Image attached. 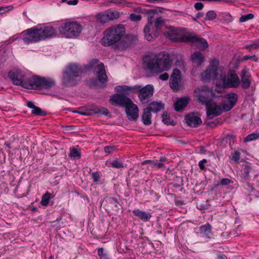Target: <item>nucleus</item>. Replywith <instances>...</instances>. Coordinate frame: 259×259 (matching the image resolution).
Segmentation results:
<instances>
[{
  "mask_svg": "<svg viewBox=\"0 0 259 259\" xmlns=\"http://www.w3.org/2000/svg\"><path fill=\"white\" fill-rule=\"evenodd\" d=\"M137 36L125 34L124 25L118 24L112 26L104 32V36L101 39V44L104 46L115 45L119 50H124L137 44Z\"/></svg>",
  "mask_w": 259,
  "mask_h": 259,
  "instance_id": "f257e3e1",
  "label": "nucleus"
},
{
  "mask_svg": "<svg viewBox=\"0 0 259 259\" xmlns=\"http://www.w3.org/2000/svg\"><path fill=\"white\" fill-rule=\"evenodd\" d=\"M169 55L167 54H159L156 55L146 56L144 58L145 69L152 74H157L164 71L168 70L171 66Z\"/></svg>",
  "mask_w": 259,
  "mask_h": 259,
  "instance_id": "f03ea898",
  "label": "nucleus"
},
{
  "mask_svg": "<svg viewBox=\"0 0 259 259\" xmlns=\"http://www.w3.org/2000/svg\"><path fill=\"white\" fill-rule=\"evenodd\" d=\"M22 34L23 42L28 45L53 37L56 33L52 26H36L23 31Z\"/></svg>",
  "mask_w": 259,
  "mask_h": 259,
  "instance_id": "7ed1b4c3",
  "label": "nucleus"
},
{
  "mask_svg": "<svg viewBox=\"0 0 259 259\" xmlns=\"http://www.w3.org/2000/svg\"><path fill=\"white\" fill-rule=\"evenodd\" d=\"M82 72L83 70L81 66L76 64L69 65L63 72V84L66 87L76 85L81 80Z\"/></svg>",
  "mask_w": 259,
  "mask_h": 259,
  "instance_id": "20e7f679",
  "label": "nucleus"
},
{
  "mask_svg": "<svg viewBox=\"0 0 259 259\" xmlns=\"http://www.w3.org/2000/svg\"><path fill=\"white\" fill-rule=\"evenodd\" d=\"M148 22L144 29L145 37L148 41H152L155 38L157 37L159 33V27L163 26L165 24V21L161 17L157 18L154 24L152 18L154 13L152 11H149L148 13Z\"/></svg>",
  "mask_w": 259,
  "mask_h": 259,
  "instance_id": "39448f33",
  "label": "nucleus"
},
{
  "mask_svg": "<svg viewBox=\"0 0 259 259\" xmlns=\"http://www.w3.org/2000/svg\"><path fill=\"white\" fill-rule=\"evenodd\" d=\"M219 61L217 60H213L206 69L201 73L200 76L202 80L208 81L213 80L215 81V84L219 83L222 76L224 68L219 67Z\"/></svg>",
  "mask_w": 259,
  "mask_h": 259,
  "instance_id": "423d86ee",
  "label": "nucleus"
},
{
  "mask_svg": "<svg viewBox=\"0 0 259 259\" xmlns=\"http://www.w3.org/2000/svg\"><path fill=\"white\" fill-rule=\"evenodd\" d=\"M54 81L50 78L46 79L38 76L28 77L27 82H25L23 88L28 89L42 90L51 88Z\"/></svg>",
  "mask_w": 259,
  "mask_h": 259,
  "instance_id": "0eeeda50",
  "label": "nucleus"
},
{
  "mask_svg": "<svg viewBox=\"0 0 259 259\" xmlns=\"http://www.w3.org/2000/svg\"><path fill=\"white\" fill-rule=\"evenodd\" d=\"M193 96L196 101L204 105H206L215 97V94L206 85H202L195 89Z\"/></svg>",
  "mask_w": 259,
  "mask_h": 259,
  "instance_id": "6e6552de",
  "label": "nucleus"
},
{
  "mask_svg": "<svg viewBox=\"0 0 259 259\" xmlns=\"http://www.w3.org/2000/svg\"><path fill=\"white\" fill-rule=\"evenodd\" d=\"M59 30L66 37L73 38L79 35L81 32L82 27L77 22H67L63 24Z\"/></svg>",
  "mask_w": 259,
  "mask_h": 259,
  "instance_id": "1a4fd4ad",
  "label": "nucleus"
},
{
  "mask_svg": "<svg viewBox=\"0 0 259 259\" xmlns=\"http://www.w3.org/2000/svg\"><path fill=\"white\" fill-rule=\"evenodd\" d=\"M240 84V79L236 73L226 75V70L224 69L222 76L217 85H222L223 88H237Z\"/></svg>",
  "mask_w": 259,
  "mask_h": 259,
  "instance_id": "9d476101",
  "label": "nucleus"
},
{
  "mask_svg": "<svg viewBox=\"0 0 259 259\" xmlns=\"http://www.w3.org/2000/svg\"><path fill=\"white\" fill-rule=\"evenodd\" d=\"M139 87L136 91L138 93L139 100L142 104H146L153 95L154 87L152 84H148L144 87L139 85Z\"/></svg>",
  "mask_w": 259,
  "mask_h": 259,
  "instance_id": "9b49d317",
  "label": "nucleus"
},
{
  "mask_svg": "<svg viewBox=\"0 0 259 259\" xmlns=\"http://www.w3.org/2000/svg\"><path fill=\"white\" fill-rule=\"evenodd\" d=\"M9 77L11 79L13 83L17 85H21L23 87L25 82H27L28 77L20 70H15L9 72Z\"/></svg>",
  "mask_w": 259,
  "mask_h": 259,
  "instance_id": "f8f14e48",
  "label": "nucleus"
},
{
  "mask_svg": "<svg viewBox=\"0 0 259 259\" xmlns=\"http://www.w3.org/2000/svg\"><path fill=\"white\" fill-rule=\"evenodd\" d=\"M237 100V95L234 93L228 94L224 97L221 105L222 109L228 111L231 110L234 106Z\"/></svg>",
  "mask_w": 259,
  "mask_h": 259,
  "instance_id": "ddd939ff",
  "label": "nucleus"
},
{
  "mask_svg": "<svg viewBox=\"0 0 259 259\" xmlns=\"http://www.w3.org/2000/svg\"><path fill=\"white\" fill-rule=\"evenodd\" d=\"M205 106L207 116L210 119L220 115L222 112L223 109L220 105L213 102L212 100Z\"/></svg>",
  "mask_w": 259,
  "mask_h": 259,
  "instance_id": "4468645a",
  "label": "nucleus"
},
{
  "mask_svg": "<svg viewBox=\"0 0 259 259\" xmlns=\"http://www.w3.org/2000/svg\"><path fill=\"white\" fill-rule=\"evenodd\" d=\"M112 105H118L121 107H126L132 101L131 99L123 94L113 95L109 100Z\"/></svg>",
  "mask_w": 259,
  "mask_h": 259,
  "instance_id": "2eb2a0df",
  "label": "nucleus"
},
{
  "mask_svg": "<svg viewBox=\"0 0 259 259\" xmlns=\"http://www.w3.org/2000/svg\"><path fill=\"white\" fill-rule=\"evenodd\" d=\"M184 41L194 44L198 48L204 50L208 46L206 40L203 38L196 36H186L182 37Z\"/></svg>",
  "mask_w": 259,
  "mask_h": 259,
  "instance_id": "dca6fc26",
  "label": "nucleus"
},
{
  "mask_svg": "<svg viewBox=\"0 0 259 259\" xmlns=\"http://www.w3.org/2000/svg\"><path fill=\"white\" fill-rule=\"evenodd\" d=\"M125 108V112L128 119L130 120H135L138 117L139 109L137 105L132 101Z\"/></svg>",
  "mask_w": 259,
  "mask_h": 259,
  "instance_id": "f3484780",
  "label": "nucleus"
},
{
  "mask_svg": "<svg viewBox=\"0 0 259 259\" xmlns=\"http://www.w3.org/2000/svg\"><path fill=\"white\" fill-rule=\"evenodd\" d=\"M181 72L178 69L173 70L172 73L170 76L169 85L174 90L178 91L179 89V79Z\"/></svg>",
  "mask_w": 259,
  "mask_h": 259,
  "instance_id": "a211bd4d",
  "label": "nucleus"
},
{
  "mask_svg": "<svg viewBox=\"0 0 259 259\" xmlns=\"http://www.w3.org/2000/svg\"><path fill=\"white\" fill-rule=\"evenodd\" d=\"M186 120L187 124L193 127H197L202 123L200 118L193 113L186 116Z\"/></svg>",
  "mask_w": 259,
  "mask_h": 259,
  "instance_id": "6ab92c4d",
  "label": "nucleus"
},
{
  "mask_svg": "<svg viewBox=\"0 0 259 259\" xmlns=\"http://www.w3.org/2000/svg\"><path fill=\"white\" fill-rule=\"evenodd\" d=\"M240 75L241 76L242 87L244 89L249 88L251 83V76L247 70L245 69L242 70Z\"/></svg>",
  "mask_w": 259,
  "mask_h": 259,
  "instance_id": "aec40b11",
  "label": "nucleus"
},
{
  "mask_svg": "<svg viewBox=\"0 0 259 259\" xmlns=\"http://www.w3.org/2000/svg\"><path fill=\"white\" fill-rule=\"evenodd\" d=\"M211 226L207 223L200 226L199 228L200 233L202 236L207 238H212L213 237V234L211 232Z\"/></svg>",
  "mask_w": 259,
  "mask_h": 259,
  "instance_id": "412c9836",
  "label": "nucleus"
},
{
  "mask_svg": "<svg viewBox=\"0 0 259 259\" xmlns=\"http://www.w3.org/2000/svg\"><path fill=\"white\" fill-rule=\"evenodd\" d=\"M139 88V85L134 86H127V85H118L115 88V90L118 92H123L124 93L128 94L132 93H135L136 89Z\"/></svg>",
  "mask_w": 259,
  "mask_h": 259,
  "instance_id": "4be33fe9",
  "label": "nucleus"
},
{
  "mask_svg": "<svg viewBox=\"0 0 259 259\" xmlns=\"http://www.w3.org/2000/svg\"><path fill=\"white\" fill-rule=\"evenodd\" d=\"M134 215L138 217L140 219L144 222L149 221L152 217L151 213L142 211L139 209H135L133 211Z\"/></svg>",
  "mask_w": 259,
  "mask_h": 259,
  "instance_id": "5701e85b",
  "label": "nucleus"
},
{
  "mask_svg": "<svg viewBox=\"0 0 259 259\" xmlns=\"http://www.w3.org/2000/svg\"><path fill=\"white\" fill-rule=\"evenodd\" d=\"M103 202L106 204L109 208L112 210H116L118 207V202L117 200L113 197H107L103 200Z\"/></svg>",
  "mask_w": 259,
  "mask_h": 259,
  "instance_id": "b1692460",
  "label": "nucleus"
},
{
  "mask_svg": "<svg viewBox=\"0 0 259 259\" xmlns=\"http://www.w3.org/2000/svg\"><path fill=\"white\" fill-rule=\"evenodd\" d=\"M164 107V104L161 102H152L150 103L148 106L146 108L149 109L151 112L157 113L160 111Z\"/></svg>",
  "mask_w": 259,
  "mask_h": 259,
  "instance_id": "393cba45",
  "label": "nucleus"
},
{
  "mask_svg": "<svg viewBox=\"0 0 259 259\" xmlns=\"http://www.w3.org/2000/svg\"><path fill=\"white\" fill-rule=\"evenodd\" d=\"M189 99L188 98H182L178 100L175 103V109L177 111H180L183 109L189 103Z\"/></svg>",
  "mask_w": 259,
  "mask_h": 259,
  "instance_id": "a878e982",
  "label": "nucleus"
},
{
  "mask_svg": "<svg viewBox=\"0 0 259 259\" xmlns=\"http://www.w3.org/2000/svg\"><path fill=\"white\" fill-rule=\"evenodd\" d=\"M98 78L101 82L106 81L107 75L105 72V67L103 63L98 65L97 67Z\"/></svg>",
  "mask_w": 259,
  "mask_h": 259,
  "instance_id": "bb28decb",
  "label": "nucleus"
},
{
  "mask_svg": "<svg viewBox=\"0 0 259 259\" xmlns=\"http://www.w3.org/2000/svg\"><path fill=\"white\" fill-rule=\"evenodd\" d=\"M116 249L119 253H128L131 254L133 252L132 246L127 244H118L116 245Z\"/></svg>",
  "mask_w": 259,
  "mask_h": 259,
  "instance_id": "cd10ccee",
  "label": "nucleus"
},
{
  "mask_svg": "<svg viewBox=\"0 0 259 259\" xmlns=\"http://www.w3.org/2000/svg\"><path fill=\"white\" fill-rule=\"evenodd\" d=\"M151 112L149 109L144 108L142 116V120L145 125H149L151 124Z\"/></svg>",
  "mask_w": 259,
  "mask_h": 259,
  "instance_id": "c85d7f7f",
  "label": "nucleus"
},
{
  "mask_svg": "<svg viewBox=\"0 0 259 259\" xmlns=\"http://www.w3.org/2000/svg\"><path fill=\"white\" fill-rule=\"evenodd\" d=\"M204 57L203 55L198 52H194L191 56V59L194 64L197 66L201 65L204 61Z\"/></svg>",
  "mask_w": 259,
  "mask_h": 259,
  "instance_id": "c756f323",
  "label": "nucleus"
},
{
  "mask_svg": "<svg viewBox=\"0 0 259 259\" xmlns=\"http://www.w3.org/2000/svg\"><path fill=\"white\" fill-rule=\"evenodd\" d=\"M164 36L170 39L176 41L178 40L179 37L176 30L170 28L169 31L164 32Z\"/></svg>",
  "mask_w": 259,
  "mask_h": 259,
  "instance_id": "7c9ffc66",
  "label": "nucleus"
},
{
  "mask_svg": "<svg viewBox=\"0 0 259 259\" xmlns=\"http://www.w3.org/2000/svg\"><path fill=\"white\" fill-rule=\"evenodd\" d=\"M149 164V166L150 167H157V168H161L163 166V163L161 162H158L157 160H145L142 162V164Z\"/></svg>",
  "mask_w": 259,
  "mask_h": 259,
  "instance_id": "2f4dec72",
  "label": "nucleus"
},
{
  "mask_svg": "<svg viewBox=\"0 0 259 259\" xmlns=\"http://www.w3.org/2000/svg\"><path fill=\"white\" fill-rule=\"evenodd\" d=\"M109 21L117 19L120 16L119 12L116 11L108 10L106 11Z\"/></svg>",
  "mask_w": 259,
  "mask_h": 259,
  "instance_id": "473e14b6",
  "label": "nucleus"
},
{
  "mask_svg": "<svg viewBox=\"0 0 259 259\" xmlns=\"http://www.w3.org/2000/svg\"><path fill=\"white\" fill-rule=\"evenodd\" d=\"M96 18L101 23H105L109 21L106 11L98 14L96 15Z\"/></svg>",
  "mask_w": 259,
  "mask_h": 259,
  "instance_id": "72a5a7b5",
  "label": "nucleus"
},
{
  "mask_svg": "<svg viewBox=\"0 0 259 259\" xmlns=\"http://www.w3.org/2000/svg\"><path fill=\"white\" fill-rule=\"evenodd\" d=\"M93 111L95 114H100L101 115H107L109 113L107 109L103 107H96Z\"/></svg>",
  "mask_w": 259,
  "mask_h": 259,
  "instance_id": "f704fd0d",
  "label": "nucleus"
},
{
  "mask_svg": "<svg viewBox=\"0 0 259 259\" xmlns=\"http://www.w3.org/2000/svg\"><path fill=\"white\" fill-rule=\"evenodd\" d=\"M259 139V132H255L246 136L244 141L245 142H250Z\"/></svg>",
  "mask_w": 259,
  "mask_h": 259,
  "instance_id": "c9c22d12",
  "label": "nucleus"
},
{
  "mask_svg": "<svg viewBox=\"0 0 259 259\" xmlns=\"http://www.w3.org/2000/svg\"><path fill=\"white\" fill-rule=\"evenodd\" d=\"M51 195L50 193L47 192L42 195L41 200V204L42 206H47L49 203Z\"/></svg>",
  "mask_w": 259,
  "mask_h": 259,
  "instance_id": "e433bc0d",
  "label": "nucleus"
},
{
  "mask_svg": "<svg viewBox=\"0 0 259 259\" xmlns=\"http://www.w3.org/2000/svg\"><path fill=\"white\" fill-rule=\"evenodd\" d=\"M251 168L248 164H245L243 165V176L245 180H249L250 178L249 176V172L251 170Z\"/></svg>",
  "mask_w": 259,
  "mask_h": 259,
  "instance_id": "4c0bfd02",
  "label": "nucleus"
},
{
  "mask_svg": "<svg viewBox=\"0 0 259 259\" xmlns=\"http://www.w3.org/2000/svg\"><path fill=\"white\" fill-rule=\"evenodd\" d=\"M162 121L166 124L174 125V121L170 119L167 113H163L162 115Z\"/></svg>",
  "mask_w": 259,
  "mask_h": 259,
  "instance_id": "58836bf2",
  "label": "nucleus"
},
{
  "mask_svg": "<svg viewBox=\"0 0 259 259\" xmlns=\"http://www.w3.org/2000/svg\"><path fill=\"white\" fill-rule=\"evenodd\" d=\"M31 113L33 114L45 116L47 114L45 111H42L40 108L36 106L32 111Z\"/></svg>",
  "mask_w": 259,
  "mask_h": 259,
  "instance_id": "ea45409f",
  "label": "nucleus"
},
{
  "mask_svg": "<svg viewBox=\"0 0 259 259\" xmlns=\"http://www.w3.org/2000/svg\"><path fill=\"white\" fill-rule=\"evenodd\" d=\"M217 17V14L214 11H209L206 15L205 19L209 21H211Z\"/></svg>",
  "mask_w": 259,
  "mask_h": 259,
  "instance_id": "a19ab883",
  "label": "nucleus"
},
{
  "mask_svg": "<svg viewBox=\"0 0 259 259\" xmlns=\"http://www.w3.org/2000/svg\"><path fill=\"white\" fill-rule=\"evenodd\" d=\"M116 5L119 7H132V3L126 1L125 0H116Z\"/></svg>",
  "mask_w": 259,
  "mask_h": 259,
  "instance_id": "79ce46f5",
  "label": "nucleus"
},
{
  "mask_svg": "<svg viewBox=\"0 0 259 259\" xmlns=\"http://www.w3.org/2000/svg\"><path fill=\"white\" fill-rule=\"evenodd\" d=\"M128 18L132 21L139 22L141 21L142 16L140 14H136L132 13L130 15Z\"/></svg>",
  "mask_w": 259,
  "mask_h": 259,
  "instance_id": "37998d69",
  "label": "nucleus"
},
{
  "mask_svg": "<svg viewBox=\"0 0 259 259\" xmlns=\"http://www.w3.org/2000/svg\"><path fill=\"white\" fill-rule=\"evenodd\" d=\"M253 18H254V15L251 13H249L247 15H244L242 16L240 18L239 21L241 22H244L247 20L252 19Z\"/></svg>",
  "mask_w": 259,
  "mask_h": 259,
  "instance_id": "c03bdc74",
  "label": "nucleus"
},
{
  "mask_svg": "<svg viewBox=\"0 0 259 259\" xmlns=\"http://www.w3.org/2000/svg\"><path fill=\"white\" fill-rule=\"evenodd\" d=\"M81 153L77 150L73 148L70 150V156L73 158H80Z\"/></svg>",
  "mask_w": 259,
  "mask_h": 259,
  "instance_id": "a18cd8bd",
  "label": "nucleus"
},
{
  "mask_svg": "<svg viewBox=\"0 0 259 259\" xmlns=\"http://www.w3.org/2000/svg\"><path fill=\"white\" fill-rule=\"evenodd\" d=\"M92 178H93L94 182L98 183L100 181L101 177L100 172H98V171L94 172L92 174Z\"/></svg>",
  "mask_w": 259,
  "mask_h": 259,
  "instance_id": "49530a36",
  "label": "nucleus"
},
{
  "mask_svg": "<svg viewBox=\"0 0 259 259\" xmlns=\"http://www.w3.org/2000/svg\"><path fill=\"white\" fill-rule=\"evenodd\" d=\"M111 165L112 167L117 168H122L124 166L123 163L116 160L112 161L111 162Z\"/></svg>",
  "mask_w": 259,
  "mask_h": 259,
  "instance_id": "de8ad7c7",
  "label": "nucleus"
},
{
  "mask_svg": "<svg viewBox=\"0 0 259 259\" xmlns=\"http://www.w3.org/2000/svg\"><path fill=\"white\" fill-rule=\"evenodd\" d=\"M116 150V147L115 146H107L104 148V151L107 153H110Z\"/></svg>",
  "mask_w": 259,
  "mask_h": 259,
  "instance_id": "09e8293b",
  "label": "nucleus"
},
{
  "mask_svg": "<svg viewBox=\"0 0 259 259\" xmlns=\"http://www.w3.org/2000/svg\"><path fill=\"white\" fill-rule=\"evenodd\" d=\"M13 9V6L0 7V14L8 12Z\"/></svg>",
  "mask_w": 259,
  "mask_h": 259,
  "instance_id": "8fccbe9b",
  "label": "nucleus"
},
{
  "mask_svg": "<svg viewBox=\"0 0 259 259\" xmlns=\"http://www.w3.org/2000/svg\"><path fill=\"white\" fill-rule=\"evenodd\" d=\"M249 59H252L254 62L258 61V58L255 56L245 55L243 57L244 60H247Z\"/></svg>",
  "mask_w": 259,
  "mask_h": 259,
  "instance_id": "3c124183",
  "label": "nucleus"
},
{
  "mask_svg": "<svg viewBox=\"0 0 259 259\" xmlns=\"http://www.w3.org/2000/svg\"><path fill=\"white\" fill-rule=\"evenodd\" d=\"M240 153L239 152H235L232 155V159L235 162H238L240 159Z\"/></svg>",
  "mask_w": 259,
  "mask_h": 259,
  "instance_id": "603ef678",
  "label": "nucleus"
},
{
  "mask_svg": "<svg viewBox=\"0 0 259 259\" xmlns=\"http://www.w3.org/2000/svg\"><path fill=\"white\" fill-rule=\"evenodd\" d=\"M203 6H204L203 4L202 3H200V2L196 3L194 5V8L197 11H199V10H202L203 9Z\"/></svg>",
  "mask_w": 259,
  "mask_h": 259,
  "instance_id": "864d4df0",
  "label": "nucleus"
},
{
  "mask_svg": "<svg viewBox=\"0 0 259 259\" xmlns=\"http://www.w3.org/2000/svg\"><path fill=\"white\" fill-rule=\"evenodd\" d=\"M231 182V181L227 178H224L221 180L220 184L223 186L228 185Z\"/></svg>",
  "mask_w": 259,
  "mask_h": 259,
  "instance_id": "5fc2aeb1",
  "label": "nucleus"
},
{
  "mask_svg": "<svg viewBox=\"0 0 259 259\" xmlns=\"http://www.w3.org/2000/svg\"><path fill=\"white\" fill-rule=\"evenodd\" d=\"M206 162L207 160L205 159H203V160L199 161V166L201 169L203 170L205 168L204 163H205Z\"/></svg>",
  "mask_w": 259,
  "mask_h": 259,
  "instance_id": "6e6d98bb",
  "label": "nucleus"
},
{
  "mask_svg": "<svg viewBox=\"0 0 259 259\" xmlns=\"http://www.w3.org/2000/svg\"><path fill=\"white\" fill-rule=\"evenodd\" d=\"M216 259H227V257L226 255L221 253V251H219V252L217 254V256L215 257Z\"/></svg>",
  "mask_w": 259,
  "mask_h": 259,
  "instance_id": "4d7b16f0",
  "label": "nucleus"
},
{
  "mask_svg": "<svg viewBox=\"0 0 259 259\" xmlns=\"http://www.w3.org/2000/svg\"><path fill=\"white\" fill-rule=\"evenodd\" d=\"M169 77L168 74L167 73H164L159 76V78L162 80H166L168 79Z\"/></svg>",
  "mask_w": 259,
  "mask_h": 259,
  "instance_id": "13d9d810",
  "label": "nucleus"
},
{
  "mask_svg": "<svg viewBox=\"0 0 259 259\" xmlns=\"http://www.w3.org/2000/svg\"><path fill=\"white\" fill-rule=\"evenodd\" d=\"M99 62V60L98 59H93L92 60L89 64V68H92L94 67V66L97 64Z\"/></svg>",
  "mask_w": 259,
  "mask_h": 259,
  "instance_id": "bf43d9fd",
  "label": "nucleus"
},
{
  "mask_svg": "<svg viewBox=\"0 0 259 259\" xmlns=\"http://www.w3.org/2000/svg\"><path fill=\"white\" fill-rule=\"evenodd\" d=\"M73 112L74 113H78L81 115H89L90 114V112L89 111H86V112H84V111H73Z\"/></svg>",
  "mask_w": 259,
  "mask_h": 259,
  "instance_id": "052dcab7",
  "label": "nucleus"
},
{
  "mask_svg": "<svg viewBox=\"0 0 259 259\" xmlns=\"http://www.w3.org/2000/svg\"><path fill=\"white\" fill-rule=\"evenodd\" d=\"M216 91L218 92V93H222L224 90V88H223L222 85H217L216 84Z\"/></svg>",
  "mask_w": 259,
  "mask_h": 259,
  "instance_id": "680f3d73",
  "label": "nucleus"
},
{
  "mask_svg": "<svg viewBox=\"0 0 259 259\" xmlns=\"http://www.w3.org/2000/svg\"><path fill=\"white\" fill-rule=\"evenodd\" d=\"M105 253L103 252V248H99L98 249V254L101 257L103 255H104Z\"/></svg>",
  "mask_w": 259,
  "mask_h": 259,
  "instance_id": "e2e57ef3",
  "label": "nucleus"
},
{
  "mask_svg": "<svg viewBox=\"0 0 259 259\" xmlns=\"http://www.w3.org/2000/svg\"><path fill=\"white\" fill-rule=\"evenodd\" d=\"M78 2V0H71V1H67V3L68 5H76L77 4Z\"/></svg>",
  "mask_w": 259,
  "mask_h": 259,
  "instance_id": "0e129e2a",
  "label": "nucleus"
},
{
  "mask_svg": "<svg viewBox=\"0 0 259 259\" xmlns=\"http://www.w3.org/2000/svg\"><path fill=\"white\" fill-rule=\"evenodd\" d=\"M134 11L138 14H140V13H142V10L141 7H137L134 8Z\"/></svg>",
  "mask_w": 259,
  "mask_h": 259,
  "instance_id": "69168bd1",
  "label": "nucleus"
},
{
  "mask_svg": "<svg viewBox=\"0 0 259 259\" xmlns=\"http://www.w3.org/2000/svg\"><path fill=\"white\" fill-rule=\"evenodd\" d=\"M258 46L257 44H253L246 47L247 49H256Z\"/></svg>",
  "mask_w": 259,
  "mask_h": 259,
  "instance_id": "338daca9",
  "label": "nucleus"
},
{
  "mask_svg": "<svg viewBox=\"0 0 259 259\" xmlns=\"http://www.w3.org/2000/svg\"><path fill=\"white\" fill-rule=\"evenodd\" d=\"M27 106L29 107V108H30L31 109H32V110L36 107L34 104L32 102H28L27 103Z\"/></svg>",
  "mask_w": 259,
  "mask_h": 259,
  "instance_id": "774afa93",
  "label": "nucleus"
}]
</instances>
